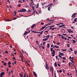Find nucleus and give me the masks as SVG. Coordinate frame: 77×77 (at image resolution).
<instances>
[{"label": "nucleus", "mask_w": 77, "mask_h": 77, "mask_svg": "<svg viewBox=\"0 0 77 77\" xmlns=\"http://www.w3.org/2000/svg\"><path fill=\"white\" fill-rule=\"evenodd\" d=\"M22 12H25L26 11V10L24 8H23L21 10Z\"/></svg>", "instance_id": "20e7f679"}, {"label": "nucleus", "mask_w": 77, "mask_h": 77, "mask_svg": "<svg viewBox=\"0 0 77 77\" xmlns=\"http://www.w3.org/2000/svg\"><path fill=\"white\" fill-rule=\"evenodd\" d=\"M32 4H33L32 2H30V4H29L30 6H31V5H32Z\"/></svg>", "instance_id": "c9c22d12"}, {"label": "nucleus", "mask_w": 77, "mask_h": 77, "mask_svg": "<svg viewBox=\"0 0 77 77\" xmlns=\"http://www.w3.org/2000/svg\"><path fill=\"white\" fill-rule=\"evenodd\" d=\"M57 45H60V43H59V42H57Z\"/></svg>", "instance_id": "473e14b6"}, {"label": "nucleus", "mask_w": 77, "mask_h": 77, "mask_svg": "<svg viewBox=\"0 0 77 77\" xmlns=\"http://www.w3.org/2000/svg\"><path fill=\"white\" fill-rule=\"evenodd\" d=\"M77 15V13H74L73 14L72 16V18H75V17H76V15Z\"/></svg>", "instance_id": "f03ea898"}, {"label": "nucleus", "mask_w": 77, "mask_h": 77, "mask_svg": "<svg viewBox=\"0 0 77 77\" xmlns=\"http://www.w3.org/2000/svg\"><path fill=\"white\" fill-rule=\"evenodd\" d=\"M58 66H59L60 67V64L59 63L58 64Z\"/></svg>", "instance_id": "e2e57ef3"}, {"label": "nucleus", "mask_w": 77, "mask_h": 77, "mask_svg": "<svg viewBox=\"0 0 77 77\" xmlns=\"http://www.w3.org/2000/svg\"><path fill=\"white\" fill-rule=\"evenodd\" d=\"M27 33H28V32H27V31H26L25 32L24 35H26V34H27Z\"/></svg>", "instance_id": "dca6fc26"}, {"label": "nucleus", "mask_w": 77, "mask_h": 77, "mask_svg": "<svg viewBox=\"0 0 77 77\" xmlns=\"http://www.w3.org/2000/svg\"><path fill=\"white\" fill-rule=\"evenodd\" d=\"M32 33H36V31H32Z\"/></svg>", "instance_id": "6e6d98bb"}, {"label": "nucleus", "mask_w": 77, "mask_h": 77, "mask_svg": "<svg viewBox=\"0 0 77 77\" xmlns=\"http://www.w3.org/2000/svg\"><path fill=\"white\" fill-rule=\"evenodd\" d=\"M63 60H65L66 59V58L65 57H63Z\"/></svg>", "instance_id": "de8ad7c7"}, {"label": "nucleus", "mask_w": 77, "mask_h": 77, "mask_svg": "<svg viewBox=\"0 0 77 77\" xmlns=\"http://www.w3.org/2000/svg\"><path fill=\"white\" fill-rule=\"evenodd\" d=\"M19 75H20V76H23V75L22 74L20 73L19 74Z\"/></svg>", "instance_id": "7c9ffc66"}, {"label": "nucleus", "mask_w": 77, "mask_h": 77, "mask_svg": "<svg viewBox=\"0 0 77 77\" xmlns=\"http://www.w3.org/2000/svg\"><path fill=\"white\" fill-rule=\"evenodd\" d=\"M17 6L18 7H20V6H21V4H18Z\"/></svg>", "instance_id": "4c0bfd02"}, {"label": "nucleus", "mask_w": 77, "mask_h": 77, "mask_svg": "<svg viewBox=\"0 0 77 77\" xmlns=\"http://www.w3.org/2000/svg\"><path fill=\"white\" fill-rule=\"evenodd\" d=\"M59 54L60 55H61V56H64V54L62 53H60Z\"/></svg>", "instance_id": "9b49d317"}, {"label": "nucleus", "mask_w": 77, "mask_h": 77, "mask_svg": "<svg viewBox=\"0 0 77 77\" xmlns=\"http://www.w3.org/2000/svg\"><path fill=\"white\" fill-rule=\"evenodd\" d=\"M54 65L55 67H57V63L56 62L54 63Z\"/></svg>", "instance_id": "f3484780"}, {"label": "nucleus", "mask_w": 77, "mask_h": 77, "mask_svg": "<svg viewBox=\"0 0 77 77\" xmlns=\"http://www.w3.org/2000/svg\"><path fill=\"white\" fill-rule=\"evenodd\" d=\"M71 62L73 63H74V64H75V63L74 62V61L72 60H71Z\"/></svg>", "instance_id": "f704fd0d"}, {"label": "nucleus", "mask_w": 77, "mask_h": 77, "mask_svg": "<svg viewBox=\"0 0 77 77\" xmlns=\"http://www.w3.org/2000/svg\"><path fill=\"white\" fill-rule=\"evenodd\" d=\"M18 3H23V2H22L21 1H18Z\"/></svg>", "instance_id": "cd10ccee"}, {"label": "nucleus", "mask_w": 77, "mask_h": 77, "mask_svg": "<svg viewBox=\"0 0 77 77\" xmlns=\"http://www.w3.org/2000/svg\"><path fill=\"white\" fill-rule=\"evenodd\" d=\"M42 5H47V2H45L43 3H42Z\"/></svg>", "instance_id": "f8f14e48"}, {"label": "nucleus", "mask_w": 77, "mask_h": 77, "mask_svg": "<svg viewBox=\"0 0 77 77\" xmlns=\"http://www.w3.org/2000/svg\"><path fill=\"white\" fill-rule=\"evenodd\" d=\"M70 50L71 51H72V49L71 48H70Z\"/></svg>", "instance_id": "5fc2aeb1"}, {"label": "nucleus", "mask_w": 77, "mask_h": 77, "mask_svg": "<svg viewBox=\"0 0 77 77\" xmlns=\"http://www.w3.org/2000/svg\"><path fill=\"white\" fill-rule=\"evenodd\" d=\"M5 75V73L3 72H2L0 73V76L1 77H3V75Z\"/></svg>", "instance_id": "7ed1b4c3"}, {"label": "nucleus", "mask_w": 77, "mask_h": 77, "mask_svg": "<svg viewBox=\"0 0 77 77\" xmlns=\"http://www.w3.org/2000/svg\"><path fill=\"white\" fill-rule=\"evenodd\" d=\"M61 50L63 51H66V49H65V50H63V49H62Z\"/></svg>", "instance_id": "a211bd4d"}, {"label": "nucleus", "mask_w": 77, "mask_h": 77, "mask_svg": "<svg viewBox=\"0 0 77 77\" xmlns=\"http://www.w3.org/2000/svg\"><path fill=\"white\" fill-rule=\"evenodd\" d=\"M53 48H51V49H50V50H51V52H52L53 51Z\"/></svg>", "instance_id": "5701e85b"}, {"label": "nucleus", "mask_w": 77, "mask_h": 77, "mask_svg": "<svg viewBox=\"0 0 77 77\" xmlns=\"http://www.w3.org/2000/svg\"><path fill=\"white\" fill-rule=\"evenodd\" d=\"M68 32H69V33H73V31L71 30L70 29H68Z\"/></svg>", "instance_id": "39448f33"}, {"label": "nucleus", "mask_w": 77, "mask_h": 77, "mask_svg": "<svg viewBox=\"0 0 77 77\" xmlns=\"http://www.w3.org/2000/svg\"><path fill=\"white\" fill-rule=\"evenodd\" d=\"M74 53H75V54H77V51H74Z\"/></svg>", "instance_id": "864d4df0"}, {"label": "nucleus", "mask_w": 77, "mask_h": 77, "mask_svg": "<svg viewBox=\"0 0 77 77\" xmlns=\"http://www.w3.org/2000/svg\"><path fill=\"white\" fill-rule=\"evenodd\" d=\"M53 23V22H51L50 23H48V25H50V24H51V23Z\"/></svg>", "instance_id": "c03bdc74"}, {"label": "nucleus", "mask_w": 77, "mask_h": 77, "mask_svg": "<svg viewBox=\"0 0 77 77\" xmlns=\"http://www.w3.org/2000/svg\"><path fill=\"white\" fill-rule=\"evenodd\" d=\"M5 53H7V54H9V52H8V51H5Z\"/></svg>", "instance_id": "37998d69"}, {"label": "nucleus", "mask_w": 77, "mask_h": 77, "mask_svg": "<svg viewBox=\"0 0 77 77\" xmlns=\"http://www.w3.org/2000/svg\"><path fill=\"white\" fill-rule=\"evenodd\" d=\"M39 7V3H37V5L36 7V8H38Z\"/></svg>", "instance_id": "4be33fe9"}, {"label": "nucleus", "mask_w": 77, "mask_h": 77, "mask_svg": "<svg viewBox=\"0 0 77 77\" xmlns=\"http://www.w3.org/2000/svg\"><path fill=\"white\" fill-rule=\"evenodd\" d=\"M36 26V25L35 24H33L31 26V29H32L33 28L35 27Z\"/></svg>", "instance_id": "6e6552de"}, {"label": "nucleus", "mask_w": 77, "mask_h": 77, "mask_svg": "<svg viewBox=\"0 0 77 77\" xmlns=\"http://www.w3.org/2000/svg\"><path fill=\"white\" fill-rule=\"evenodd\" d=\"M38 12H39V13H40L41 12V9H39L38 10Z\"/></svg>", "instance_id": "b1692460"}, {"label": "nucleus", "mask_w": 77, "mask_h": 77, "mask_svg": "<svg viewBox=\"0 0 77 77\" xmlns=\"http://www.w3.org/2000/svg\"><path fill=\"white\" fill-rule=\"evenodd\" d=\"M46 38H50V35L46 36Z\"/></svg>", "instance_id": "2eb2a0df"}, {"label": "nucleus", "mask_w": 77, "mask_h": 77, "mask_svg": "<svg viewBox=\"0 0 77 77\" xmlns=\"http://www.w3.org/2000/svg\"><path fill=\"white\" fill-rule=\"evenodd\" d=\"M18 12H22L21 10H20V11H18Z\"/></svg>", "instance_id": "3c124183"}, {"label": "nucleus", "mask_w": 77, "mask_h": 77, "mask_svg": "<svg viewBox=\"0 0 77 77\" xmlns=\"http://www.w3.org/2000/svg\"><path fill=\"white\" fill-rule=\"evenodd\" d=\"M3 65L4 66H6V65H7V63H6V62H5L4 63H3Z\"/></svg>", "instance_id": "6ab92c4d"}, {"label": "nucleus", "mask_w": 77, "mask_h": 77, "mask_svg": "<svg viewBox=\"0 0 77 77\" xmlns=\"http://www.w3.org/2000/svg\"><path fill=\"white\" fill-rule=\"evenodd\" d=\"M45 68L46 69H49V67H45Z\"/></svg>", "instance_id": "680f3d73"}, {"label": "nucleus", "mask_w": 77, "mask_h": 77, "mask_svg": "<svg viewBox=\"0 0 77 77\" xmlns=\"http://www.w3.org/2000/svg\"><path fill=\"white\" fill-rule=\"evenodd\" d=\"M53 21V20L51 19L49 20H48V21H50V22H51V21Z\"/></svg>", "instance_id": "c756f323"}, {"label": "nucleus", "mask_w": 77, "mask_h": 77, "mask_svg": "<svg viewBox=\"0 0 77 77\" xmlns=\"http://www.w3.org/2000/svg\"><path fill=\"white\" fill-rule=\"evenodd\" d=\"M45 42H44L43 43V45H45Z\"/></svg>", "instance_id": "0e129e2a"}, {"label": "nucleus", "mask_w": 77, "mask_h": 77, "mask_svg": "<svg viewBox=\"0 0 77 77\" xmlns=\"http://www.w3.org/2000/svg\"><path fill=\"white\" fill-rule=\"evenodd\" d=\"M54 26H55V25H54L52 26H49L48 27H54Z\"/></svg>", "instance_id": "aec40b11"}, {"label": "nucleus", "mask_w": 77, "mask_h": 77, "mask_svg": "<svg viewBox=\"0 0 77 77\" xmlns=\"http://www.w3.org/2000/svg\"><path fill=\"white\" fill-rule=\"evenodd\" d=\"M49 29L51 30V29H52V30H54L55 29H56V28H52L51 27H50Z\"/></svg>", "instance_id": "1a4fd4ad"}, {"label": "nucleus", "mask_w": 77, "mask_h": 77, "mask_svg": "<svg viewBox=\"0 0 77 77\" xmlns=\"http://www.w3.org/2000/svg\"><path fill=\"white\" fill-rule=\"evenodd\" d=\"M62 34L64 35V36H66V34H63V33Z\"/></svg>", "instance_id": "603ef678"}, {"label": "nucleus", "mask_w": 77, "mask_h": 77, "mask_svg": "<svg viewBox=\"0 0 77 77\" xmlns=\"http://www.w3.org/2000/svg\"><path fill=\"white\" fill-rule=\"evenodd\" d=\"M72 41L73 42V43H75V42H76L74 40H72Z\"/></svg>", "instance_id": "bb28decb"}, {"label": "nucleus", "mask_w": 77, "mask_h": 77, "mask_svg": "<svg viewBox=\"0 0 77 77\" xmlns=\"http://www.w3.org/2000/svg\"><path fill=\"white\" fill-rule=\"evenodd\" d=\"M59 57H60L61 58V59L62 58V56H60V55H59Z\"/></svg>", "instance_id": "8fccbe9b"}, {"label": "nucleus", "mask_w": 77, "mask_h": 77, "mask_svg": "<svg viewBox=\"0 0 77 77\" xmlns=\"http://www.w3.org/2000/svg\"><path fill=\"white\" fill-rule=\"evenodd\" d=\"M53 3H51L50 4V6H52V5H53Z\"/></svg>", "instance_id": "bf43d9fd"}, {"label": "nucleus", "mask_w": 77, "mask_h": 77, "mask_svg": "<svg viewBox=\"0 0 77 77\" xmlns=\"http://www.w3.org/2000/svg\"><path fill=\"white\" fill-rule=\"evenodd\" d=\"M33 73L34 75V76H35V77H37V74H36V72H35L34 71H33Z\"/></svg>", "instance_id": "423d86ee"}, {"label": "nucleus", "mask_w": 77, "mask_h": 77, "mask_svg": "<svg viewBox=\"0 0 77 77\" xmlns=\"http://www.w3.org/2000/svg\"><path fill=\"white\" fill-rule=\"evenodd\" d=\"M47 47L48 48L50 47V44L49 43H48L47 44Z\"/></svg>", "instance_id": "ddd939ff"}, {"label": "nucleus", "mask_w": 77, "mask_h": 77, "mask_svg": "<svg viewBox=\"0 0 77 77\" xmlns=\"http://www.w3.org/2000/svg\"><path fill=\"white\" fill-rule=\"evenodd\" d=\"M52 73L53 74V69H52L51 70Z\"/></svg>", "instance_id": "58836bf2"}, {"label": "nucleus", "mask_w": 77, "mask_h": 77, "mask_svg": "<svg viewBox=\"0 0 77 77\" xmlns=\"http://www.w3.org/2000/svg\"><path fill=\"white\" fill-rule=\"evenodd\" d=\"M21 61H22L23 62V58L22 57H21Z\"/></svg>", "instance_id": "052dcab7"}, {"label": "nucleus", "mask_w": 77, "mask_h": 77, "mask_svg": "<svg viewBox=\"0 0 77 77\" xmlns=\"http://www.w3.org/2000/svg\"><path fill=\"white\" fill-rule=\"evenodd\" d=\"M67 45L68 47H70V45L68 44H67Z\"/></svg>", "instance_id": "a19ab883"}, {"label": "nucleus", "mask_w": 77, "mask_h": 77, "mask_svg": "<svg viewBox=\"0 0 77 77\" xmlns=\"http://www.w3.org/2000/svg\"><path fill=\"white\" fill-rule=\"evenodd\" d=\"M11 64V62L10 61H9L8 63V64L9 65H10Z\"/></svg>", "instance_id": "412c9836"}, {"label": "nucleus", "mask_w": 77, "mask_h": 77, "mask_svg": "<svg viewBox=\"0 0 77 77\" xmlns=\"http://www.w3.org/2000/svg\"><path fill=\"white\" fill-rule=\"evenodd\" d=\"M46 27V26H44L43 27H42L41 29H40V31H41L42 30H43V29H45Z\"/></svg>", "instance_id": "0eeeda50"}, {"label": "nucleus", "mask_w": 77, "mask_h": 77, "mask_svg": "<svg viewBox=\"0 0 77 77\" xmlns=\"http://www.w3.org/2000/svg\"><path fill=\"white\" fill-rule=\"evenodd\" d=\"M51 8H50V7H48V10L50 11V9Z\"/></svg>", "instance_id": "a18cd8bd"}, {"label": "nucleus", "mask_w": 77, "mask_h": 77, "mask_svg": "<svg viewBox=\"0 0 77 77\" xmlns=\"http://www.w3.org/2000/svg\"><path fill=\"white\" fill-rule=\"evenodd\" d=\"M59 27H62V25H60L59 26Z\"/></svg>", "instance_id": "338daca9"}, {"label": "nucleus", "mask_w": 77, "mask_h": 77, "mask_svg": "<svg viewBox=\"0 0 77 77\" xmlns=\"http://www.w3.org/2000/svg\"><path fill=\"white\" fill-rule=\"evenodd\" d=\"M11 73H13V72H14V71L13 70H11Z\"/></svg>", "instance_id": "69168bd1"}, {"label": "nucleus", "mask_w": 77, "mask_h": 77, "mask_svg": "<svg viewBox=\"0 0 77 77\" xmlns=\"http://www.w3.org/2000/svg\"><path fill=\"white\" fill-rule=\"evenodd\" d=\"M31 12V11H30V9H28V12Z\"/></svg>", "instance_id": "2f4dec72"}, {"label": "nucleus", "mask_w": 77, "mask_h": 77, "mask_svg": "<svg viewBox=\"0 0 77 77\" xmlns=\"http://www.w3.org/2000/svg\"><path fill=\"white\" fill-rule=\"evenodd\" d=\"M46 68H47V67H48V65H47V63H46Z\"/></svg>", "instance_id": "e433bc0d"}, {"label": "nucleus", "mask_w": 77, "mask_h": 77, "mask_svg": "<svg viewBox=\"0 0 77 77\" xmlns=\"http://www.w3.org/2000/svg\"><path fill=\"white\" fill-rule=\"evenodd\" d=\"M74 21L75 22H76V21H77V19L76 18L74 20Z\"/></svg>", "instance_id": "ea45409f"}, {"label": "nucleus", "mask_w": 77, "mask_h": 77, "mask_svg": "<svg viewBox=\"0 0 77 77\" xmlns=\"http://www.w3.org/2000/svg\"><path fill=\"white\" fill-rule=\"evenodd\" d=\"M61 36H62L61 37V38L62 39H64V37H63V35H61Z\"/></svg>", "instance_id": "09e8293b"}, {"label": "nucleus", "mask_w": 77, "mask_h": 77, "mask_svg": "<svg viewBox=\"0 0 77 77\" xmlns=\"http://www.w3.org/2000/svg\"><path fill=\"white\" fill-rule=\"evenodd\" d=\"M11 54L13 56H14V54L13 53H11Z\"/></svg>", "instance_id": "13d9d810"}, {"label": "nucleus", "mask_w": 77, "mask_h": 77, "mask_svg": "<svg viewBox=\"0 0 77 77\" xmlns=\"http://www.w3.org/2000/svg\"><path fill=\"white\" fill-rule=\"evenodd\" d=\"M56 52H55V51H54V50H53L52 52L51 53V54H52V57H54V56H55V54H54Z\"/></svg>", "instance_id": "f257e3e1"}, {"label": "nucleus", "mask_w": 77, "mask_h": 77, "mask_svg": "<svg viewBox=\"0 0 77 77\" xmlns=\"http://www.w3.org/2000/svg\"><path fill=\"white\" fill-rule=\"evenodd\" d=\"M13 60H16V59L15 58V57H14L13 58Z\"/></svg>", "instance_id": "c85d7f7f"}, {"label": "nucleus", "mask_w": 77, "mask_h": 77, "mask_svg": "<svg viewBox=\"0 0 77 77\" xmlns=\"http://www.w3.org/2000/svg\"><path fill=\"white\" fill-rule=\"evenodd\" d=\"M48 40V38H46L45 39H43L42 40L43 41H47Z\"/></svg>", "instance_id": "9d476101"}, {"label": "nucleus", "mask_w": 77, "mask_h": 77, "mask_svg": "<svg viewBox=\"0 0 77 77\" xmlns=\"http://www.w3.org/2000/svg\"><path fill=\"white\" fill-rule=\"evenodd\" d=\"M72 60H74V57H72Z\"/></svg>", "instance_id": "4d7b16f0"}, {"label": "nucleus", "mask_w": 77, "mask_h": 77, "mask_svg": "<svg viewBox=\"0 0 77 77\" xmlns=\"http://www.w3.org/2000/svg\"><path fill=\"white\" fill-rule=\"evenodd\" d=\"M54 47H55V48H59V47L58 46H57L56 45H54Z\"/></svg>", "instance_id": "393cba45"}, {"label": "nucleus", "mask_w": 77, "mask_h": 77, "mask_svg": "<svg viewBox=\"0 0 77 77\" xmlns=\"http://www.w3.org/2000/svg\"><path fill=\"white\" fill-rule=\"evenodd\" d=\"M41 25H44V22L41 23Z\"/></svg>", "instance_id": "79ce46f5"}, {"label": "nucleus", "mask_w": 77, "mask_h": 77, "mask_svg": "<svg viewBox=\"0 0 77 77\" xmlns=\"http://www.w3.org/2000/svg\"><path fill=\"white\" fill-rule=\"evenodd\" d=\"M43 31H41V32H40V35H42V33H43L42 32H43Z\"/></svg>", "instance_id": "72a5a7b5"}, {"label": "nucleus", "mask_w": 77, "mask_h": 77, "mask_svg": "<svg viewBox=\"0 0 77 77\" xmlns=\"http://www.w3.org/2000/svg\"><path fill=\"white\" fill-rule=\"evenodd\" d=\"M52 69H53V67L51 66V67L50 68V71H51V70Z\"/></svg>", "instance_id": "4468645a"}, {"label": "nucleus", "mask_w": 77, "mask_h": 77, "mask_svg": "<svg viewBox=\"0 0 77 77\" xmlns=\"http://www.w3.org/2000/svg\"><path fill=\"white\" fill-rule=\"evenodd\" d=\"M14 64H17V61H15L14 62Z\"/></svg>", "instance_id": "49530a36"}, {"label": "nucleus", "mask_w": 77, "mask_h": 77, "mask_svg": "<svg viewBox=\"0 0 77 77\" xmlns=\"http://www.w3.org/2000/svg\"><path fill=\"white\" fill-rule=\"evenodd\" d=\"M32 10L34 11V10H35V7H34L33 6H32Z\"/></svg>", "instance_id": "a878e982"}, {"label": "nucleus", "mask_w": 77, "mask_h": 77, "mask_svg": "<svg viewBox=\"0 0 77 77\" xmlns=\"http://www.w3.org/2000/svg\"><path fill=\"white\" fill-rule=\"evenodd\" d=\"M62 70H59V72L60 73H61V72H62Z\"/></svg>", "instance_id": "774afa93"}]
</instances>
